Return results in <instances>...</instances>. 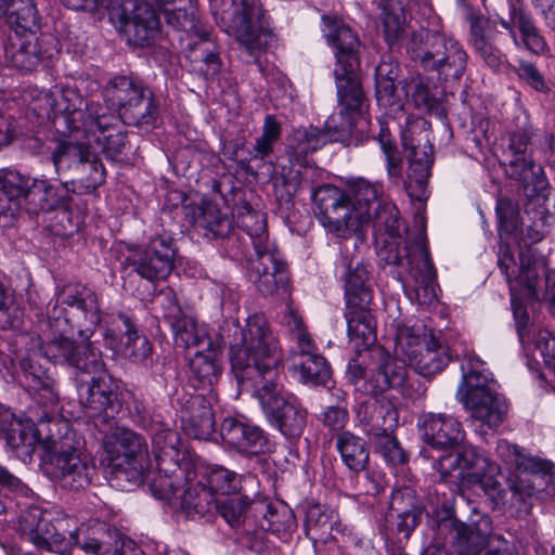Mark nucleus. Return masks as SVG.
Masks as SVG:
<instances>
[{"instance_id": "nucleus-49", "label": "nucleus", "mask_w": 555, "mask_h": 555, "mask_svg": "<svg viewBox=\"0 0 555 555\" xmlns=\"http://www.w3.org/2000/svg\"><path fill=\"white\" fill-rule=\"evenodd\" d=\"M144 462H129L127 460L111 463L108 482L120 491H131L150 478L151 472L146 470Z\"/></svg>"}, {"instance_id": "nucleus-58", "label": "nucleus", "mask_w": 555, "mask_h": 555, "mask_svg": "<svg viewBox=\"0 0 555 555\" xmlns=\"http://www.w3.org/2000/svg\"><path fill=\"white\" fill-rule=\"evenodd\" d=\"M181 509L190 518L203 517L212 512L215 496L199 482L188 487L182 495L178 496Z\"/></svg>"}, {"instance_id": "nucleus-59", "label": "nucleus", "mask_w": 555, "mask_h": 555, "mask_svg": "<svg viewBox=\"0 0 555 555\" xmlns=\"http://www.w3.org/2000/svg\"><path fill=\"white\" fill-rule=\"evenodd\" d=\"M196 224L212 234L214 237H227L232 231V223L227 215H222L214 203L202 206Z\"/></svg>"}, {"instance_id": "nucleus-23", "label": "nucleus", "mask_w": 555, "mask_h": 555, "mask_svg": "<svg viewBox=\"0 0 555 555\" xmlns=\"http://www.w3.org/2000/svg\"><path fill=\"white\" fill-rule=\"evenodd\" d=\"M507 150L506 172L509 178L518 181L524 192L534 194L545 191L548 183L543 168L537 164L529 154L530 135L527 131L513 132L509 134Z\"/></svg>"}, {"instance_id": "nucleus-28", "label": "nucleus", "mask_w": 555, "mask_h": 555, "mask_svg": "<svg viewBox=\"0 0 555 555\" xmlns=\"http://www.w3.org/2000/svg\"><path fill=\"white\" fill-rule=\"evenodd\" d=\"M322 18L327 25L326 41L334 49L335 67L348 68L350 72H352V68H359L361 42L357 33L340 21H332L328 16Z\"/></svg>"}, {"instance_id": "nucleus-34", "label": "nucleus", "mask_w": 555, "mask_h": 555, "mask_svg": "<svg viewBox=\"0 0 555 555\" xmlns=\"http://www.w3.org/2000/svg\"><path fill=\"white\" fill-rule=\"evenodd\" d=\"M292 370L304 384L326 385L332 372L326 359L317 352L315 344L291 350Z\"/></svg>"}, {"instance_id": "nucleus-21", "label": "nucleus", "mask_w": 555, "mask_h": 555, "mask_svg": "<svg viewBox=\"0 0 555 555\" xmlns=\"http://www.w3.org/2000/svg\"><path fill=\"white\" fill-rule=\"evenodd\" d=\"M442 516L438 519L437 527L440 533L451 530L452 545L457 555H482L492 544L491 519L488 516H480L473 519L470 524H464L456 519L454 511L443 504Z\"/></svg>"}, {"instance_id": "nucleus-29", "label": "nucleus", "mask_w": 555, "mask_h": 555, "mask_svg": "<svg viewBox=\"0 0 555 555\" xmlns=\"http://www.w3.org/2000/svg\"><path fill=\"white\" fill-rule=\"evenodd\" d=\"M420 426L424 441L435 449L454 448L464 437L461 424L443 413H424L420 418Z\"/></svg>"}, {"instance_id": "nucleus-27", "label": "nucleus", "mask_w": 555, "mask_h": 555, "mask_svg": "<svg viewBox=\"0 0 555 555\" xmlns=\"http://www.w3.org/2000/svg\"><path fill=\"white\" fill-rule=\"evenodd\" d=\"M220 435L225 444L247 455L270 453L274 449L263 429L234 417L223 420Z\"/></svg>"}, {"instance_id": "nucleus-60", "label": "nucleus", "mask_w": 555, "mask_h": 555, "mask_svg": "<svg viewBox=\"0 0 555 555\" xmlns=\"http://www.w3.org/2000/svg\"><path fill=\"white\" fill-rule=\"evenodd\" d=\"M282 125L274 115H267L261 134L256 138L253 146L251 159L263 160L273 153L275 143L280 140Z\"/></svg>"}, {"instance_id": "nucleus-53", "label": "nucleus", "mask_w": 555, "mask_h": 555, "mask_svg": "<svg viewBox=\"0 0 555 555\" xmlns=\"http://www.w3.org/2000/svg\"><path fill=\"white\" fill-rule=\"evenodd\" d=\"M236 223L249 236L254 250L274 245L269 240L263 214L256 211L250 205L237 207Z\"/></svg>"}, {"instance_id": "nucleus-24", "label": "nucleus", "mask_w": 555, "mask_h": 555, "mask_svg": "<svg viewBox=\"0 0 555 555\" xmlns=\"http://www.w3.org/2000/svg\"><path fill=\"white\" fill-rule=\"evenodd\" d=\"M249 278L264 296L288 294V271L275 245L255 250L249 259Z\"/></svg>"}, {"instance_id": "nucleus-22", "label": "nucleus", "mask_w": 555, "mask_h": 555, "mask_svg": "<svg viewBox=\"0 0 555 555\" xmlns=\"http://www.w3.org/2000/svg\"><path fill=\"white\" fill-rule=\"evenodd\" d=\"M56 420L48 417L36 427L31 421H23L10 411H3L0 414V435L16 456L26 463L31 460L37 444L46 452V440L51 434V424Z\"/></svg>"}, {"instance_id": "nucleus-43", "label": "nucleus", "mask_w": 555, "mask_h": 555, "mask_svg": "<svg viewBox=\"0 0 555 555\" xmlns=\"http://www.w3.org/2000/svg\"><path fill=\"white\" fill-rule=\"evenodd\" d=\"M492 374L485 369V362L474 354L466 356L462 363V380L456 397L460 401L473 395L493 391Z\"/></svg>"}, {"instance_id": "nucleus-10", "label": "nucleus", "mask_w": 555, "mask_h": 555, "mask_svg": "<svg viewBox=\"0 0 555 555\" xmlns=\"http://www.w3.org/2000/svg\"><path fill=\"white\" fill-rule=\"evenodd\" d=\"M346 374L357 391L377 397L401 387L408 371L383 346L375 345L371 349L357 351L348 363Z\"/></svg>"}, {"instance_id": "nucleus-8", "label": "nucleus", "mask_w": 555, "mask_h": 555, "mask_svg": "<svg viewBox=\"0 0 555 555\" xmlns=\"http://www.w3.org/2000/svg\"><path fill=\"white\" fill-rule=\"evenodd\" d=\"M216 22L251 57L268 48L273 34L263 24V9L256 0H210Z\"/></svg>"}, {"instance_id": "nucleus-45", "label": "nucleus", "mask_w": 555, "mask_h": 555, "mask_svg": "<svg viewBox=\"0 0 555 555\" xmlns=\"http://www.w3.org/2000/svg\"><path fill=\"white\" fill-rule=\"evenodd\" d=\"M402 90L416 108L423 109L439 119L446 117L444 106L441 100L431 92L427 78L420 74L412 75L402 80Z\"/></svg>"}, {"instance_id": "nucleus-44", "label": "nucleus", "mask_w": 555, "mask_h": 555, "mask_svg": "<svg viewBox=\"0 0 555 555\" xmlns=\"http://www.w3.org/2000/svg\"><path fill=\"white\" fill-rule=\"evenodd\" d=\"M425 347L422 348L410 365L423 376H433L441 372L451 361L449 349L433 332L424 334Z\"/></svg>"}, {"instance_id": "nucleus-56", "label": "nucleus", "mask_w": 555, "mask_h": 555, "mask_svg": "<svg viewBox=\"0 0 555 555\" xmlns=\"http://www.w3.org/2000/svg\"><path fill=\"white\" fill-rule=\"evenodd\" d=\"M456 454L461 457L465 487L482 483L486 475L493 472V465L488 457L473 447L463 448Z\"/></svg>"}, {"instance_id": "nucleus-20", "label": "nucleus", "mask_w": 555, "mask_h": 555, "mask_svg": "<svg viewBox=\"0 0 555 555\" xmlns=\"http://www.w3.org/2000/svg\"><path fill=\"white\" fill-rule=\"evenodd\" d=\"M176 247L169 236L152 238L145 248L132 249L121 263L129 274L135 273L151 283L166 280L173 269Z\"/></svg>"}, {"instance_id": "nucleus-50", "label": "nucleus", "mask_w": 555, "mask_h": 555, "mask_svg": "<svg viewBox=\"0 0 555 555\" xmlns=\"http://www.w3.org/2000/svg\"><path fill=\"white\" fill-rule=\"evenodd\" d=\"M190 464H177V468L173 472H162L157 467V473L154 477H150L149 488L153 496L159 500L168 501L171 504H176L178 500L177 491L182 486L184 479L189 478Z\"/></svg>"}, {"instance_id": "nucleus-41", "label": "nucleus", "mask_w": 555, "mask_h": 555, "mask_svg": "<svg viewBox=\"0 0 555 555\" xmlns=\"http://www.w3.org/2000/svg\"><path fill=\"white\" fill-rule=\"evenodd\" d=\"M365 126L364 118L339 111L338 114L326 120L325 129L322 132L327 142H340L345 146H357L364 140Z\"/></svg>"}, {"instance_id": "nucleus-25", "label": "nucleus", "mask_w": 555, "mask_h": 555, "mask_svg": "<svg viewBox=\"0 0 555 555\" xmlns=\"http://www.w3.org/2000/svg\"><path fill=\"white\" fill-rule=\"evenodd\" d=\"M4 60L8 65L21 70L30 72L40 63L51 60L57 52L51 36L9 37L3 47Z\"/></svg>"}, {"instance_id": "nucleus-39", "label": "nucleus", "mask_w": 555, "mask_h": 555, "mask_svg": "<svg viewBox=\"0 0 555 555\" xmlns=\"http://www.w3.org/2000/svg\"><path fill=\"white\" fill-rule=\"evenodd\" d=\"M224 346L219 334L210 347L195 351L190 361V370L196 387H211L218 380L222 371L218 357Z\"/></svg>"}, {"instance_id": "nucleus-1", "label": "nucleus", "mask_w": 555, "mask_h": 555, "mask_svg": "<svg viewBox=\"0 0 555 555\" xmlns=\"http://www.w3.org/2000/svg\"><path fill=\"white\" fill-rule=\"evenodd\" d=\"M315 215L321 224L338 237H348L363 225L372 224L379 266L404 286L410 285L418 305L437 299L436 270L430 259L426 233L420 230L404 238L400 234L399 211L385 196L383 186L358 180L351 194L332 184L312 191Z\"/></svg>"}, {"instance_id": "nucleus-5", "label": "nucleus", "mask_w": 555, "mask_h": 555, "mask_svg": "<svg viewBox=\"0 0 555 555\" xmlns=\"http://www.w3.org/2000/svg\"><path fill=\"white\" fill-rule=\"evenodd\" d=\"M51 425L44 454L50 477L64 489H85L91 482L94 467L82 455L81 438L63 420H56Z\"/></svg>"}, {"instance_id": "nucleus-33", "label": "nucleus", "mask_w": 555, "mask_h": 555, "mask_svg": "<svg viewBox=\"0 0 555 555\" xmlns=\"http://www.w3.org/2000/svg\"><path fill=\"white\" fill-rule=\"evenodd\" d=\"M153 453L157 467L162 472H173L177 464H190L188 454L180 449L179 434L165 424H156L152 428Z\"/></svg>"}, {"instance_id": "nucleus-14", "label": "nucleus", "mask_w": 555, "mask_h": 555, "mask_svg": "<svg viewBox=\"0 0 555 555\" xmlns=\"http://www.w3.org/2000/svg\"><path fill=\"white\" fill-rule=\"evenodd\" d=\"M75 384L79 403L91 417L115 418L121 410L118 385L100 358L89 360L88 367L76 373Z\"/></svg>"}, {"instance_id": "nucleus-62", "label": "nucleus", "mask_w": 555, "mask_h": 555, "mask_svg": "<svg viewBox=\"0 0 555 555\" xmlns=\"http://www.w3.org/2000/svg\"><path fill=\"white\" fill-rule=\"evenodd\" d=\"M442 483L450 485L454 493L464 488V473L461 467V457L456 452H449L438 459L435 464Z\"/></svg>"}, {"instance_id": "nucleus-9", "label": "nucleus", "mask_w": 555, "mask_h": 555, "mask_svg": "<svg viewBox=\"0 0 555 555\" xmlns=\"http://www.w3.org/2000/svg\"><path fill=\"white\" fill-rule=\"evenodd\" d=\"M103 99L125 125L150 131L160 118L159 102L142 81L129 76L111 78L102 91Z\"/></svg>"}, {"instance_id": "nucleus-47", "label": "nucleus", "mask_w": 555, "mask_h": 555, "mask_svg": "<svg viewBox=\"0 0 555 555\" xmlns=\"http://www.w3.org/2000/svg\"><path fill=\"white\" fill-rule=\"evenodd\" d=\"M345 297L347 307H369L373 299L370 285V271L362 262L349 264L345 278Z\"/></svg>"}, {"instance_id": "nucleus-61", "label": "nucleus", "mask_w": 555, "mask_h": 555, "mask_svg": "<svg viewBox=\"0 0 555 555\" xmlns=\"http://www.w3.org/2000/svg\"><path fill=\"white\" fill-rule=\"evenodd\" d=\"M378 127L377 140L386 157L388 176L399 178L402 171V158L396 140L392 137L390 122L388 120H378Z\"/></svg>"}, {"instance_id": "nucleus-13", "label": "nucleus", "mask_w": 555, "mask_h": 555, "mask_svg": "<svg viewBox=\"0 0 555 555\" xmlns=\"http://www.w3.org/2000/svg\"><path fill=\"white\" fill-rule=\"evenodd\" d=\"M51 158L68 191L88 194L105 181V168L91 150V141H60Z\"/></svg>"}, {"instance_id": "nucleus-48", "label": "nucleus", "mask_w": 555, "mask_h": 555, "mask_svg": "<svg viewBox=\"0 0 555 555\" xmlns=\"http://www.w3.org/2000/svg\"><path fill=\"white\" fill-rule=\"evenodd\" d=\"M346 319L350 340L363 350L374 347L376 324L369 307H347Z\"/></svg>"}, {"instance_id": "nucleus-35", "label": "nucleus", "mask_w": 555, "mask_h": 555, "mask_svg": "<svg viewBox=\"0 0 555 555\" xmlns=\"http://www.w3.org/2000/svg\"><path fill=\"white\" fill-rule=\"evenodd\" d=\"M389 507L392 516H396L397 531L408 539L420 525L424 511L416 490L409 486L395 490L390 498Z\"/></svg>"}, {"instance_id": "nucleus-46", "label": "nucleus", "mask_w": 555, "mask_h": 555, "mask_svg": "<svg viewBox=\"0 0 555 555\" xmlns=\"http://www.w3.org/2000/svg\"><path fill=\"white\" fill-rule=\"evenodd\" d=\"M335 447L343 463L352 473L359 474L366 469L370 451L363 438L344 430L336 435Z\"/></svg>"}, {"instance_id": "nucleus-4", "label": "nucleus", "mask_w": 555, "mask_h": 555, "mask_svg": "<svg viewBox=\"0 0 555 555\" xmlns=\"http://www.w3.org/2000/svg\"><path fill=\"white\" fill-rule=\"evenodd\" d=\"M18 525L21 534L38 550L61 555L69 552L73 545H79L92 555H116L117 544L120 543V532L105 522L81 527L65 537L56 531L39 507L23 511Z\"/></svg>"}, {"instance_id": "nucleus-40", "label": "nucleus", "mask_w": 555, "mask_h": 555, "mask_svg": "<svg viewBox=\"0 0 555 555\" xmlns=\"http://www.w3.org/2000/svg\"><path fill=\"white\" fill-rule=\"evenodd\" d=\"M357 69L352 68V72H350L348 68L335 67L334 76L340 111L361 117L366 98L359 81Z\"/></svg>"}, {"instance_id": "nucleus-52", "label": "nucleus", "mask_w": 555, "mask_h": 555, "mask_svg": "<svg viewBox=\"0 0 555 555\" xmlns=\"http://www.w3.org/2000/svg\"><path fill=\"white\" fill-rule=\"evenodd\" d=\"M379 21L385 40L390 48L398 43L406 28V14L401 0H382Z\"/></svg>"}, {"instance_id": "nucleus-18", "label": "nucleus", "mask_w": 555, "mask_h": 555, "mask_svg": "<svg viewBox=\"0 0 555 555\" xmlns=\"http://www.w3.org/2000/svg\"><path fill=\"white\" fill-rule=\"evenodd\" d=\"M429 124L422 117H406L405 127L401 129L402 145L410 151L409 189H416L421 198L424 194L434 164V149L429 140Z\"/></svg>"}, {"instance_id": "nucleus-63", "label": "nucleus", "mask_w": 555, "mask_h": 555, "mask_svg": "<svg viewBox=\"0 0 555 555\" xmlns=\"http://www.w3.org/2000/svg\"><path fill=\"white\" fill-rule=\"evenodd\" d=\"M247 507V502L236 493L216 496L212 503V511L219 513L231 527H237L243 521Z\"/></svg>"}, {"instance_id": "nucleus-51", "label": "nucleus", "mask_w": 555, "mask_h": 555, "mask_svg": "<svg viewBox=\"0 0 555 555\" xmlns=\"http://www.w3.org/2000/svg\"><path fill=\"white\" fill-rule=\"evenodd\" d=\"M496 453L506 464L532 474L541 473L552 479L554 466L551 462L539 457L527 456L518 446L507 440H500L498 442Z\"/></svg>"}, {"instance_id": "nucleus-42", "label": "nucleus", "mask_w": 555, "mask_h": 555, "mask_svg": "<svg viewBox=\"0 0 555 555\" xmlns=\"http://www.w3.org/2000/svg\"><path fill=\"white\" fill-rule=\"evenodd\" d=\"M470 41L475 52L491 69H499L502 64V52L496 46V30L482 16L470 20Z\"/></svg>"}, {"instance_id": "nucleus-26", "label": "nucleus", "mask_w": 555, "mask_h": 555, "mask_svg": "<svg viewBox=\"0 0 555 555\" xmlns=\"http://www.w3.org/2000/svg\"><path fill=\"white\" fill-rule=\"evenodd\" d=\"M326 143L327 139L325 138V134L322 130L314 127L297 128L289 134L287 151L289 159L304 168V171H301L300 168L291 169L287 176H283L285 184L293 188L294 192L308 184L307 176L309 169L304 165L307 156L314 153Z\"/></svg>"}, {"instance_id": "nucleus-19", "label": "nucleus", "mask_w": 555, "mask_h": 555, "mask_svg": "<svg viewBox=\"0 0 555 555\" xmlns=\"http://www.w3.org/2000/svg\"><path fill=\"white\" fill-rule=\"evenodd\" d=\"M81 119L75 132L85 133L88 141L93 140L106 158L116 160L124 154L128 145L127 133L118 128V118L108 106L90 101Z\"/></svg>"}, {"instance_id": "nucleus-32", "label": "nucleus", "mask_w": 555, "mask_h": 555, "mask_svg": "<svg viewBox=\"0 0 555 555\" xmlns=\"http://www.w3.org/2000/svg\"><path fill=\"white\" fill-rule=\"evenodd\" d=\"M104 451L114 461L147 463L149 452L145 439L125 427H116L103 441Z\"/></svg>"}, {"instance_id": "nucleus-7", "label": "nucleus", "mask_w": 555, "mask_h": 555, "mask_svg": "<svg viewBox=\"0 0 555 555\" xmlns=\"http://www.w3.org/2000/svg\"><path fill=\"white\" fill-rule=\"evenodd\" d=\"M68 190L65 182L53 184L46 179H34L10 173L0 188V227L12 224L22 201L31 214L49 211L64 206Z\"/></svg>"}, {"instance_id": "nucleus-38", "label": "nucleus", "mask_w": 555, "mask_h": 555, "mask_svg": "<svg viewBox=\"0 0 555 555\" xmlns=\"http://www.w3.org/2000/svg\"><path fill=\"white\" fill-rule=\"evenodd\" d=\"M181 420L185 433L199 440L208 439L215 430V416L209 401L203 396L186 400Z\"/></svg>"}, {"instance_id": "nucleus-16", "label": "nucleus", "mask_w": 555, "mask_h": 555, "mask_svg": "<svg viewBox=\"0 0 555 555\" xmlns=\"http://www.w3.org/2000/svg\"><path fill=\"white\" fill-rule=\"evenodd\" d=\"M248 392L258 401L267 422L284 437L296 440L304 434L308 412L281 392L279 379L264 382Z\"/></svg>"}, {"instance_id": "nucleus-36", "label": "nucleus", "mask_w": 555, "mask_h": 555, "mask_svg": "<svg viewBox=\"0 0 555 555\" xmlns=\"http://www.w3.org/2000/svg\"><path fill=\"white\" fill-rule=\"evenodd\" d=\"M400 72V64L391 54H384L375 68L376 100L380 107L389 111V114L401 112L403 108L395 85Z\"/></svg>"}, {"instance_id": "nucleus-2", "label": "nucleus", "mask_w": 555, "mask_h": 555, "mask_svg": "<svg viewBox=\"0 0 555 555\" xmlns=\"http://www.w3.org/2000/svg\"><path fill=\"white\" fill-rule=\"evenodd\" d=\"M98 295L80 283L65 284L47 314H37L34 331L39 349L50 361L68 364L76 373L88 367L89 360L102 354L87 343L100 323Z\"/></svg>"}, {"instance_id": "nucleus-55", "label": "nucleus", "mask_w": 555, "mask_h": 555, "mask_svg": "<svg viewBox=\"0 0 555 555\" xmlns=\"http://www.w3.org/2000/svg\"><path fill=\"white\" fill-rule=\"evenodd\" d=\"M119 319L124 327V356L134 363H145L152 356L153 347L145 335L139 334L132 320L120 313Z\"/></svg>"}, {"instance_id": "nucleus-12", "label": "nucleus", "mask_w": 555, "mask_h": 555, "mask_svg": "<svg viewBox=\"0 0 555 555\" xmlns=\"http://www.w3.org/2000/svg\"><path fill=\"white\" fill-rule=\"evenodd\" d=\"M498 266L509 285L516 330L519 340L524 345L530 339L531 322L527 309L518 301V296L524 295L530 299H540L538 286L541 276L537 266H534V257L530 250L521 254L520 263L517 264L511 247L504 243L499 245Z\"/></svg>"}, {"instance_id": "nucleus-30", "label": "nucleus", "mask_w": 555, "mask_h": 555, "mask_svg": "<svg viewBox=\"0 0 555 555\" xmlns=\"http://www.w3.org/2000/svg\"><path fill=\"white\" fill-rule=\"evenodd\" d=\"M500 24L509 31L517 48H524L534 54H542L545 51L546 42L532 15L522 8L512 7L509 21L501 20Z\"/></svg>"}, {"instance_id": "nucleus-64", "label": "nucleus", "mask_w": 555, "mask_h": 555, "mask_svg": "<svg viewBox=\"0 0 555 555\" xmlns=\"http://www.w3.org/2000/svg\"><path fill=\"white\" fill-rule=\"evenodd\" d=\"M376 451L390 464L400 465L406 462V454L392 431H376L373 434Z\"/></svg>"}, {"instance_id": "nucleus-15", "label": "nucleus", "mask_w": 555, "mask_h": 555, "mask_svg": "<svg viewBox=\"0 0 555 555\" xmlns=\"http://www.w3.org/2000/svg\"><path fill=\"white\" fill-rule=\"evenodd\" d=\"M107 9L109 21L129 44L149 47L159 36V17L147 0H109Z\"/></svg>"}, {"instance_id": "nucleus-37", "label": "nucleus", "mask_w": 555, "mask_h": 555, "mask_svg": "<svg viewBox=\"0 0 555 555\" xmlns=\"http://www.w3.org/2000/svg\"><path fill=\"white\" fill-rule=\"evenodd\" d=\"M461 402L474 421L490 429L499 427L507 415V404L495 390L473 395Z\"/></svg>"}, {"instance_id": "nucleus-54", "label": "nucleus", "mask_w": 555, "mask_h": 555, "mask_svg": "<svg viewBox=\"0 0 555 555\" xmlns=\"http://www.w3.org/2000/svg\"><path fill=\"white\" fill-rule=\"evenodd\" d=\"M175 344L177 347L184 349L197 348L202 349L210 347L215 340L208 336L205 328L199 326L197 322L189 314H184L177 322L170 325Z\"/></svg>"}, {"instance_id": "nucleus-57", "label": "nucleus", "mask_w": 555, "mask_h": 555, "mask_svg": "<svg viewBox=\"0 0 555 555\" xmlns=\"http://www.w3.org/2000/svg\"><path fill=\"white\" fill-rule=\"evenodd\" d=\"M9 23L16 34L35 33L40 28L41 17L34 0H11Z\"/></svg>"}, {"instance_id": "nucleus-6", "label": "nucleus", "mask_w": 555, "mask_h": 555, "mask_svg": "<svg viewBox=\"0 0 555 555\" xmlns=\"http://www.w3.org/2000/svg\"><path fill=\"white\" fill-rule=\"evenodd\" d=\"M405 51L411 61L425 72L434 73L440 81L456 82L466 70L467 53L463 46L440 31H413Z\"/></svg>"}, {"instance_id": "nucleus-3", "label": "nucleus", "mask_w": 555, "mask_h": 555, "mask_svg": "<svg viewBox=\"0 0 555 555\" xmlns=\"http://www.w3.org/2000/svg\"><path fill=\"white\" fill-rule=\"evenodd\" d=\"M220 338L230 349L231 370L242 391L280 378L282 349L263 314L250 315L243 326L225 323Z\"/></svg>"}, {"instance_id": "nucleus-31", "label": "nucleus", "mask_w": 555, "mask_h": 555, "mask_svg": "<svg viewBox=\"0 0 555 555\" xmlns=\"http://www.w3.org/2000/svg\"><path fill=\"white\" fill-rule=\"evenodd\" d=\"M17 379L29 393L38 395L43 404L56 403L59 395L55 379L38 359L31 356L24 357L20 361Z\"/></svg>"}, {"instance_id": "nucleus-11", "label": "nucleus", "mask_w": 555, "mask_h": 555, "mask_svg": "<svg viewBox=\"0 0 555 555\" xmlns=\"http://www.w3.org/2000/svg\"><path fill=\"white\" fill-rule=\"evenodd\" d=\"M184 3L172 9L165 8V22L178 33L182 48L189 51L192 62L199 63V72L206 77L216 76L221 68V61L215 43L209 39V31L197 17L196 0H177Z\"/></svg>"}, {"instance_id": "nucleus-17", "label": "nucleus", "mask_w": 555, "mask_h": 555, "mask_svg": "<svg viewBox=\"0 0 555 555\" xmlns=\"http://www.w3.org/2000/svg\"><path fill=\"white\" fill-rule=\"evenodd\" d=\"M87 101L73 89L41 90L34 95L28 104V112L34 114L40 122L53 120L59 131L75 132L77 124L85 114Z\"/></svg>"}]
</instances>
